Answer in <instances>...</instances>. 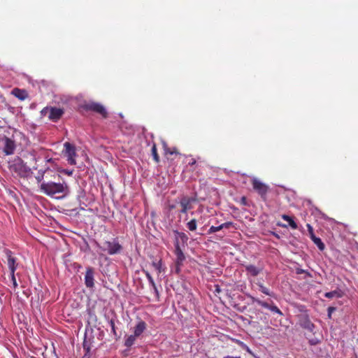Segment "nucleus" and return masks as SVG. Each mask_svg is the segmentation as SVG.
<instances>
[{
	"label": "nucleus",
	"mask_w": 358,
	"mask_h": 358,
	"mask_svg": "<svg viewBox=\"0 0 358 358\" xmlns=\"http://www.w3.org/2000/svg\"><path fill=\"white\" fill-rule=\"evenodd\" d=\"M41 192L49 196H53L57 194L66 195L69 192L68 185L64 182L43 181L40 185Z\"/></svg>",
	"instance_id": "obj_1"
},
{
	"label": "nucleus",
	"mask_w": 358,
	"mask_h": 358,
	"mask_svg": "<svg viewBox=\"0 0 358 358\" xmlns=\"http://www.w3.org/2000/svg\"><path fill=\"white\" fill-rule=\"evenodd\" d=\"M9 168L10 171L22 178H26L31 173V168L19 157H15L10 163Z\"/></svg>",
	"instance_id": "obj_2"
},
{
	"label": "nucleus",
	"mask_w": 358,
	"mask_h": 358,
	"mask_svg": "<svg viewBox=\"0 0 358 358\" xmlns=\"http://www.w3.org/2000/svg\"><path fill=\"white\" fill-rule=\"evenodd\" d=\"M96 244L103 252H106L110 255L120 254L123 249L117 238H113L112 241H106L102 245H100L97 242Z\"/></svg>",
	"instance_id": "obj_3"
},
{
	"label": "nucleus",
	"mask_w": 358,
	"mask_h": 358,
	"mask_svg": "<svg viewBox=\"0 0 358 358\" xmlns=\"http://www.w3.org/2000/svg\"><path fill=\"white\" fill-rule=\"evenodd\" d=\"M83 108L87 111H93L100 115L103 118H106L108 117V112L106 109L99 103L94 101L85 103L83 105Z\"/></svg>",
	"instance_id": "obj_4"
},
{
	"label": "nucleus",
	"mask_w": 358,
	"mask_h": 358,
	"mask_svg": "<svg viewBox=\"0 0 358 358\" xmlns=\"http://www.w3.org/2000/svg\"><path fill=\"white\" fill-rule=\"evenodd\" d=\"M252 185L255 192L261 196L262 200H266V195L269 190V187L266 184L262 182L259 179L254 178L252 180Z\"/></svg>",
	"instance_id": "obj_5"
},
{
	"label": "nucleus",
	"mask_w": 358,
	"mask_h": 358,
	"mask_svg": "<svg viewBox=\"0 0 358 358\" xmlns=\"http://www.w3.org/2000/svg\"><path fill=\"white\" fill-rule=\"evenodd\" d=\"M64 145L65 148L64 155L67 157L68 163L75 165L76 164L75 158L77 156L75 146L69 142H66Z\"/></svg>",
	"instance_id": "obj_6"
},
{
	"label": "nucleus",
	"mask_w": 358,
	"mask_h": 358,
	"mask_svg": "<svg viewBox=\"0 0 358 358\" xmlns=\"http://www.w3.org/2000/svg\"><path fill=\"white\" fill-rule=\"evenodd\" d=\"M2 143L3 145V151L6 155H11L14 153L16 145L15 141L11 138L4 136L2 138Z\"/></svg>",
	"instance_id": "obj_7"
},
{
	"label": "nucleus",
	"mask_w": 358,
	"mask_h": 358,
	"mask_svg": "<svg viewBox=\"0 0 358 358\" xmlns=\"http://www.w3.org/2000/svg\"><path fill=\"white\" fill-rule=\"evenodd\" d=\"M4 253L7 257V264L10 270V273H15L17 264V259L13 256V252L8 250L5 249Z\"/></svg>",
	"instance_id": "obj_8"
},
{
	"label": "nucleus",
	"mask_w": 358,
	"mask_h": 358,
	"mask_svg": "<svg viewBox=\"0 0 358 358\" xmlns=\"http://www.w3.org/2000/svg\"><path fill=\"white\" fill-rule=\"evenodd\" d=\"M175 250L174 253L176 256V266L178 268L182 265L184 260L185 259V256L182 251L180 246L179 245L178 241H176L174 243Z\"/></svg>",
	"instance_id": "obj_9"
},
{
	"label": "nucleus",
	"mask_w": 358,
	"mask_h": 358,
	"mask_svg": "<svg viewBox=\"0 0 358 358\" xmlns=\"http://www.w3.org/2000/svg\"><path fill=\"white\" fill-rule=\"evenodd\" d=\"M195 201V199L192 197L183 196L180 201V205L181 206L180 213H187V210L192 208V203Z\"/></svg>",
	"instance_id": "obj_10"
},
{
	"label": "nucleus",
	"mask_w": 358,
	"mask_h": 358,
	"mask_svg": "<svg viewBox=\"0 0 358 358\" xmlns=\"http://www.w3.org/2000/svg\"><path fill=\"white\" fill-rule=\"evenodd\" d=\"M299 324L302 328H303L310 332H313L315 329V325L310 321L308 315H300Z\"/></svg>",
	"instance_id": "obj_11"
},
{
	"label": "nucleus",
	"mask_w": 358,
	"mask_h": 358,
	"mask_svg": "<svg viewBox=\"0 0 358 358\" xmlns=\"http://www.w3.org/2000/svg\"><path fill=\"white\" fill-rule=\"evenodd\" d=\"M94 269L92 267H87L85 275V284L87 287L92 288L94 286Z\"/></svg>",
	"instance_id": "obj_12"
},
{
	"label": "nucleus",
	"mask_w": 358,
	"mask_h": 358,
	"mask_svg": "<svg viewBox=\"0 0 358 358\" xmlns=\"http://www.w3.org/2000/svg\"><path fill=\"white\" fill-rule=\"evenodd\" d=\"M64 114V110L56 107H51L49 109L48 118L52 122H57Z\"/></svg>",
	"instance_id": "obj_13"
},
{
	"label": "nucleus",
	"mask_w": 358,
	"mask_h": 358,
	"mask_svg": "<svg viewBox=\"0 0 358 358\" xmlns=\"http://www.w3.org/2000/svg\"><path fill=\"white\" fill-rule=\"evenodd\" d=\"M11 94L20 101H24L28 97V92L24 89L14 88Z\"/></svg>",
	"instance_id": "obj_14"
},
{
	"label": "nucleus",
	"mask_w": 358,
	"mask_h": 358,
	"mask_svg": "<svg viewBox=\"0 0 358 358\" xmlns=\"http://www.w3.org/2000/svg\"><path fill=\"white\" fill-rule=\"evenodd\" d=\"M147 324L143 320H139L136 326L134 327V334L139 337L146 329Z\"/></svg>",
	"instance_id": "obj_15"
},
{
	"label": "nucleus",
	"mask_w": 358,
	"mask_h": 358,
	"mask_svg": "<svg viewBox=\"0 0 358 358\" xmlns=\"http://www.w3.org/2000/svg\"><path fill=\"white\" fill-rule=\"evenodd\" d=\"M245 271L250 275L255 277L257 276L262 271V268L257 267L253 264H249L245 266Z\"/></svg>",
	"instance_id": "obj_16"
},
{
	"label": "nucleus",
	"mask_w": 358,
	"mask_h": 358,
	"mask_svg": "<svg viewBox=\"0 0 358 358\" xmlns=\"http://www.w3.org/2000/svg\"><path fill=\"white\" fill-rule=\"evenodd\" d=\"M174 233L176 235V238H175V241L178 240L179 244L180 243L182 245L187 244V242L188 241V236L185 233L179 232L178 231H175Z\"/></svg>",
	"instance_id": "obj_17"
},
{
	"label": "nucleus",
	"mask_w": 358,
	"mask_h": 358,
	"mask_svg": "<svg viewBox=\"0 0 358 358\" xmlns=\"http://www.w3.org/2000/svg\"><path fill=\"white\" fill-rule=\"evenodd\" d=\"M248 297L250 299V300L252 303H257L258 305L261 306L262 307H264V308L269 310L271 305L268 304L267 302L263 301L258 298L252 296V295H248Z\"/></svg>",
	"instance_id": "obj_18"
},
{
	"label": "nucleus",
	"mask_w": 358,
	"mask_h": 358,
	"mask_svg": "<svg viewBox=\"0 0 358 358\" xmlns=\"http://www.w3.org/2000/svg\"><path fill=\"white\" fill-rule=\"evenodd\" d=\"M282 219L285 221H287L290 226V227L293 229H296L298 228L297 224L295 222V221L293 220L292 217L287 215H282L281 216Z\"/></svg>",
	"instance_id": "obj_19"
},
{
	"label": "nucleus",
	"mask_w": 358,
	"mask_h": 358,
	"mask_svg": "<svg viewBox=\"0 0 358 358\" xmlns=\"http://www.w3.org/2000/svg\"><path fill=\"white\" fill-rule=\"evenodd\" d=\"M143 272L145 273V276L147 278V279L148 280L150 284L151 285L155 293L158 295L159 294V292H158V289H157V287L155 285V282L154 281V279L152 277V275H150V273L147 271H143Z\"/></svg>",
	"instance_id": "obj_20"
},
{
	"label": "nucleus",
	"mask_w": 358,
	"mask_h": 358,
	"mask_svg": "<svg viewBox=\"0 0 358 358\" xmlns=\"http://www.w3.org/2000/svg\"><path fill=\"white\" fill-rule=\"evenodd\" d=\"M152 265L157 271L158 273H161L165 271V268L163 267L162 259H159V261H153L152 262Z\"/></svg>",
	"instance_id": "obj_21"
},
{
	"label": "nucleus",
	"mask_w": 358,
	"mask_h": 358,
	"mask_svg": "<svg viewBox=\"0 0 358 358\" xmlns=\"http://www.w3.org/2000/svg\"><path fill=\"white\" fill-rule=\"evenodd\" d=\"M310 239L317 246L320 250L322 251L324 250L325 245L320 238L317 237L316 236H314L311 237Z\"/></svg>",
	"instance_id": "obj_22"
},
{
	"label": "nucleus",
	"mask_w": 358,
	"mask_h": 358,
	"mask_svg": "<svg viewBox=\"0 0 358 358\" xmlns=\"http://www.w3.org/2000/svg\"><path fill=\"white\" fill-rule=\"evenodd\" d=\"M138 336L134 334L129 336L124 341V345L127 348L131 347L134 344Z\"/></svg>",
	"instance_id": "obj_23"
},
{
	"label": "nucleus",
	"mask_w": 358,
	"mask_h": 358,
	"mask_svg": "<svg viewBox=\"0 0 358 358\" xmlns=\"http://www.w3.org/2000/svg\"><path fill=\"white\" fill-rule=\"evenodd\" d=\"M164 155H178L179 152L177 151V149L176 148H170L167 146V145L164 143Z\"/></svg>",
	"instance_id": "obj_24"
},
{
	"label": "nucleus",
	"mask_w": 358,
	"mask_h": 358,
	"mask_svg": "<svg viewBox=\"0 0 358 358\" xmlns=\"http://www.w3.org/2000/svg\"><path fill=\"white\" fill-rule=\"evenodd\" d=\"M151 152H152V155L154 161L156 163H159V156L157 153V145L155 143H153V145L152 146Z\"/></svg>",
	"instance_id": "obj_25"
},
{
	"label": "nucleus",
	"mask_w": 358,
	"mask_h": 358,
	"mask_svg": "<svg viewBox=\"0 0 358 358\" xmlns=\"http://www.w3.org/2000/svg\"><path fill=\"white\" fill-rule=\"evenodd\" d=\"M196 220L195 219H192L187 223V227L192 231H195L196 229Z\"/></svg>",
	"instance_id": "obj_26"
},
{
	"label": "nucleus",
	"mask_w": 358,
	"mask_h": 358,
	"mask_svg": "<svg viewBox=\"0 0 358 358\" xmlns=\"http://www.w3.org/2000/svg\"><path fill=\"white\" fill-rule=\"evenodd\" d=\"M259 289L264 294H266L267 296H273V292H271L270 289L268 288H267L266 287H265L263 284L259 285Z\"/></svg>",
	"instance_id": "obj_27"
},
{
	"label": "nucleus",
	"mask_w": 358,
	"mask_h": 358,
	"mask_svg": "<svg viewBox=\"0 0 358 358\" xmlns=\"http://www.w3.org/2000/svg\"><path fill=\"white\" fill-rule=\"evenodd\" d=\"M46 173L45 171H41L40 170L38 172V174L37 176H35V178L37 181L38 183H41L43 182L42 180H43V178H44V176H45V173Z\"/></svg>",
	"instance_id": "obj_28"
},
{
	"label": "nucleus",
	"mask_w": 358,
	"mask_h": 358,
	"mask_svg": "<svg viewBox=\"0 0 358 358\" xmlns=\"http://www.w3.org/2000/svg\"><path fill=\"white\" fill-rule=\"evenodd\" d=\"M324 296L327 297V298H329V299H331L333 297H340L341 295L339 294V292L336 290H334V291H331V292H326L324 294Z\"/></svg>",
	"instance_id": "obj_29"
},
{
	"label": "nucleus",
	"mask_w": 358,
	"mask_h": 358,
	"mask_svg": "<svg viewBox=\"0 0 358 358\" xmlns=\"http://www.w3.org/2000/svg\"><path fill=\"white\" fill-rule=\"evenodd\" d=\"M220 230H222L221 224L217 226V227L212 226L208 229V234H211L215 233V232H217L218 231H220Z\"/></svg>",
	"instance_id": "obj_30"
},
{
	"label": "nucleus",
	"mask_w": 358,
	"mask_h": 358,
	"mask_svg": "<svg viewBox=\"0 0 358 358\" xmlns=\"http://www.w3.org/2000/svg\"><path fill=\"white\" fill-rule=\"evenodd\" d=\"M269 310L273 313H275L280 315H282V311L275 305H271Z\"/></svg>",
	"instance_id": "obj_31"
},
{
	"label": "nucleus",
	"mask_w": 358,
	"mask_h": 358,
	"mask_svg": "<svg viewBox=\"0 0 358 358\" xmlns=\"http://www.w3.org/2000/svg\"><path fill=\"white\" fill-rule=\"evenodd\" d=\"M306 227L308 228V234H309L310 238L315 236V234H314V230H313V227L310 224H307Z\"/></svg>",
	"instance_id": "obj_32"
},
{
	"label": "nucleus",
	"mask_w": 358,
	"mask_h": 358,
	"mask_svg": "<svg viewBox=\"0 0 358 358\" xmlns=\"http://www.w3.org/2000/svg\"><path fill=\"white\" fill-rule=\"evenodd\" d=\"M110 326L111 327L112 332L114 335H116L115 324L113 320L109 321Z\"/></svg>",
	"instance_id": "obj_33"
},
{
	"label": "nucleus",
	"mask_w": 358,
	"mask_h": 358,
	"mask_svg": "<svg viewBox=\"0 0 358 358\" xmlns=\"http://www.w3.org/2000/svg\"><path fill=\"white\" fill-rule=\"evenodd\" d=\"M231 226H234V223L231 222H227L221 224L222 229H228Z\"/></svg>",
	"instance_id": "obj_34"
},
{
	"label": "nucleus",
	"mask_w": 358,
	"mask_h": 358,
	"mask_svg": "<svg viewBox=\"0 0 358 358\" xmlns=\"http://www.w3.org/2000/svg\"><path fill=\"white\" fill-rule=\"evenodd\" d=\"M10 276H11V280H12L13 287H14V288H16L17 286V281L15 279V273H10Z\"/></svg>",
	"instance_id": "obj_35"
},
{
	"label": "nucleus",
	"mask_w": 358,
	"mask_h": 358,
	"mask_svg": "<svg viewBox=\"0 0 358 358\" xmlns=\"http://www.w3.org/2000/svg\"><path fill=\"white\" fill-rule=\"evenodd\" d=\"M241 345L243 347L244 349L246 350V351L250 354L251 355H252L253 357H255V354L252 352V351L246 345H245L243 342H241Z\"/></svg>",
	"instance_id": "obj_36"
},
{
	"label": "nucleus",
	"mask_w": 358,
	"mask_h": 358,
	"mask_svg": "<svg viewBox=\"0 0 358 358\" xmlns=\"http://www.w3.org/2000/svg\"><path fill=\"white\" fill-rule=\"evenodd\" d=\"M336 310V308L330 306L328 308V317L331 318V314Z\"/></svg>",
	"instance_id": "obj_37"
},
{
	"label": "nucleus",
	"mask_w": 358,
	"mask_h": 358,
	"mask_svg": "<svg viewBox=\"0 0 358 358\" xmlns=\"http://www.w3.org/2000/svg\"><path fill=\"white\" fill-rule=\"evenodd\" d=\"M240 203L241 204L243 205V206H247L248 205V202H247V199L245 196H242L241 198V201H240Z\"/></svg>",
	"instance_id": "obj_38"
},
{
	"label": "nucleus",
	"mask_w": 358,
	"mask_h": 358,
	"mask_svg": "<svg viewBox=\"0 0 358 358\" xmlns=\"http://www.w3.org/2000/svg\"><path fill=\"white\" fill-rule=\"evenodd\" d=\"M63 173H64L65 174L68 175V176H71L73 174V171H69V170H64L62 171Z\"/></svg>",
	"instance_id": "obj_39"
},
{
	"label": "nucleus",
	"mask_w": 358,
	"mask_h": 358,
	"mask_svg": "<svg viewBox=\"0 0 358 358\" xmlns=\"http://www.w3.org/2000/svg\"><path fill=\"white\" fill-rule=\"evenodd\" d=\"M196 164V160L194 159H192L191 162H189V164L190 166H193Z\"/></svg>",
	"instance_id": "obj_40"
},
{
	"label": "nucleus",
	"mask_w": 358,
	"mask_h": 358,
	"mask_svg": "<svg viewBox=\"0 0 358 358\" xmlns=\"http://www.w3.org/2000/svg\"><path fill=\"white\" fill-rule=\"evenodd\" d=\"M223 358H241L240 357H232V356H227Z\"/></svg>",
	"instance_id": "obj_41"
},
{
	"label": "nucleus",
	"mask_w": 358,
	"mask_h": 358,
	"mask_svg": "<svg viewBox=\"0 0 358 358\" xmlns=\"http://www.w3.org/2000/svg\"><path fill=\"white\" fill-rule=\"evenodd\" d=\"M256 284L259 286V285H262L263 283L260 282L259 280L256 282Z\"/></svg>",
	"instance_id": "obj_42"
},
{
	"label": "nucleus",
	"mask_w": 358,
	"mask_h": 358,
	"mask_svg": "<svg viewBox=\"0 0 358 358\" xmlns=\"http://www.w3.org/2000/svg\"><path fill=\"white\" fill-rule=\"evenodd\" d=\"M180 266H179L178 268L176 266V272H177V273H179L180 269Z\"/></svg>",
	"instance_id": "obj_43"
},
{
	"label": "nucleus",
	"mask_w": 358,
	"mask_h": 358,
	"mask_svg": "<svg viewBox=\"0 0 358 358\" xmlns=\"http://www.w3.org/2000/svg\"><path fill=\"white\" fill-rule=\"evenodd\" d=\"M356 358H357V357H356Z\"/></svg>",
	"instance_id": "obj_44"
}]
</instances>
